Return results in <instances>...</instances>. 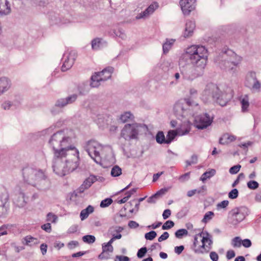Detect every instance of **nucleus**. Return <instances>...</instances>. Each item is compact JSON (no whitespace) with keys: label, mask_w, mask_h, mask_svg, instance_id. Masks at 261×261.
<instances>
[{"label":"nucleus","mask_w":261,"mask_h":261,"mask_svg":"<svg viewBox=\"0 0 261 261\" xmlns=\"http://www.w3.org/2000/svg\"><path fill=\"white\" fill-rule=\"evenodd\" d=\"M196 0H180L179 5L184 15H188L196 8Z\"/></svg>","instance_id":"nucleus-8"},{"label":"nucleus","mask_w":261,"mask_h":261,"mask_svg":"<svg viewBox=\"0 0 261 261\" xmlns=\"http://www.w3.org/2000/svg\"><path fill=\"white\" fill-rule=\"evenodd\" d=\"M174 226V223L171 220L167 221L162 226L163 230L169 229Z\"/></svg>","instance_id":"nucleus-30"},{"label":"nucleus","mask_w":261,"mask_h":261,"mask_svg":"<svg viewBox=\"0 0 261 261\" xmlns=\"http://www.w3.org/2000/svg\"><path fill=\"white\" fill-rule=\"evenodd\" d=\"M10 106L11 105L9 102H5L3 104V107L5 109L9 108Z\"/></svg>","instance_id":"nucleus-61"},{"label":"nucleus","mask_w":261,"mask_h":261,"mask_svg":"<svg viewBox=\"0 0 261 261\" xmlns=\"http://www.w3.org/2000/svg\"><path fill=\"white\" fill-rule=\"evenodd\" d=\"M158 7V5L157 3H155L150 5L148 8L144 11L142 14H140V16H138L137 18H140L148 15L149 14L152 13Z\"/></svg>","instance_id":"nucleus-19"},{"label":"nucleus","mask_w":261,"mask_h":261,"mask_svg":"<svg viewBox=\"0 0 261 261\" xmlns=\"http://www.w3.org/2000/svg\"><path fill=\"white\" fill-rule=\"evenodd\" d=\"M190 127H187L185 131H182L180 129H178V130H170L168 132V134L166 136V142L167 144L170 143L177 136V134L183 135H185L190 131Z\"/></svg>","instance_id":"nucleus-10"},{"label":"nucleus","mask_w":261,"mask_h":261,"mask_svg":"<svg viewBox=\"0 0 261 261\" xmlns=\"http://www.w3.org/2000/svg\"><path fill=\"white\" fill-rule=\"evenodd\" d=\"M85 254V252H79L76 253H74L72 255L73 257H80L83 255Z\"/></svg>","instance_id":"nucleus-56"},{"label":"nucleus","mask_w":261,"mask_h":261,"mask_svg":"<svg viewBox=\"0 0 261 261\" xmlns=\"http://www.w3.org/2000/svg\"><path fill=\"white\" fill-rule=\"evenodd\" d=\"M138 125L136 124L132 125H125L122 130V136L125 139H126L127 138H135L138 133Z\"/></svg>","instance_id":"nucleus-9"},{"label":"nucleus","mask_w":261,"mask_h":261,"mask_svg":"<svg viewBox=\"0 0 261 261\" xmlns=\"http://www.w3.org/2000/svg\"><path fill=\"white\" fill-rule=\"evenodd\" d=\"M213 120V117L207 114H204L197 117L195 121V125L199 129H203L210 125Z\"/></svg>","instance_id":"nucleus-7"},{"label":"nucleus","mask_w":261,"mask_h":261,"mask_svg":"<svg viewBox=\"0 0 261 261\" xmlns=\"http://www.w3.org/2000/svg\"><path fill=\"white\" fill-rule=\"evenodd\" d=\"M133 118V115L129 112H125L120 116V120L123 123L126 122Z\"/></svg>","instance_id":"nucleus-25"},{"label":"nucleus","mask_w":261,"mask_h":261,"mask_svg":"<svg viewBox=\"0 0 261 261\" xmlns=\"http://www.w3.org/2000/svg\"><path fill=\"white\" fill-rule=\"evenodd\" d=\"M170 45L169 43H165L163 45V49H164V51H165V49L166 48L170 47Z\"/></svg>","instance_id":"nucleus-63"},{"label":"nucleus","mask_w":261,"mask_h":261,"mask_svg":"<svg viewBox=\"0 0 261 261\" xmlns=\"http://www.w3.org/2000/svg\"><path fill=\"white\" fill-rule=\"evenodd\" d=\"M161 224H162L161 222H158L157 224H152L150 227H151L152 229H155V228L159 227V226H160Z\"/></svg>","instance_id":"nucleus-58"},{"label":"nucleus","mask_w":261,"mask_h":261,"mask_svg":"<svg viewBox=\"0 0 261 261\" xmlns=\"http://www.w3.org/2000/svg\"><path fill=\"white\" fill-rule=\"evenodd\" d=\"M205 190H206L205 187L203 186L198 190H192L189 191L187 192V196L188 197H192L193 195H194L195 194H196V193H201L202 192L205 191Z\"/></svg>","instance_id":"nucleus-27"},{"label":"nucleus","mask_w":261,"mask_h":261,"mask_svg":"<svg viewBox=\"0 0 261 261\" xmlns=\"http://www.w3.org/2000/svg\"><path fill=\"white\" fill-rule=\"evenodd\" d=\"M235 140L236 137L234 136L228 134H225L220 139L219 142L222 144H227L234 141Z\"/></svg>","instance_id":"nucleus-16"},{"label":"nucleus","mask_w":261,"mask_h":261,"mask_svg":"<svg viewBox=\"0 0 261 261\" xmlns=\"http://www.w3.org/2000/svg\"><path fill=\"white\" fill-rule=\"evenodd\" d=\"M24 241L25 244L30 246L37 245L39 243L37 238L33 237L31 236H26L24 238Z\"/></svg>","instance_id":"nucleus-20"},{"label":"nucleus","mask_w":261,"mask_h":261,"mask_svg":"<svg viewBox=\"0 0 261 261\" xmlns=\"http://www.w3.org/2000/svg\"><path fill=\"white\" fill-rule=\"evenodd\" d=\"M57 219V216L53 213H49L47 215V220L52 223L56 222Z\"/></svg>","instance_id":"nucleus-38"},{"label":"nucleus","mask_w":261,"mask_h":261,"mask_svg":"<svg viewBox=\"0 0 261 261\" xmlns=\"http://www.w3.org/2000/svg\"><path fill=\"white\" fill-rule=\"evenodd\" d=\"M156 140L157 142L160 144L165 143L166 142V137H165L163 132H159L156 136Z\"/></svg>","instance_id":"nucleus-24"},{"label":"nucleus","mask_w":261,"mask_h":261,"mask_svg":"<svg viewBox=\"0 0 261 261\" xmlns=\"http://www.w3.org/2000/svg\"><path fill=\"white\" fill-rule=\"evenodd\" d=\"M129 258L127 256L123 255H117L115 261H129Z\"/></svg>","instance_id":"nucleus-43"},{"label":"nucleus","mask_w":261,"mask_h":261,"mask_svg":"<svg viewBox=\"0 0 261 261\" xmlns=\"http://www.w3.org/2000/svg\"><path fill=\"white\" fill-rule=\"evenodd\" d=\"M47 245L46 244L43 243L40 246V250L42 254H45L47 252Z\"/></svg>","instance_id":"nucleus-51"},{"label":"nucleus","mask_w":261,"mask_h":261,"mask_svg":"<svg viewBox=\"0 0 261 261\" xmlns=\"http://www.w3.org/2000/svg\"><path fill=\"white\" fill-rule=\"evenodd\" d=\"M103 149L102 146L96 141H89L87 145V150L89 154L94 160L100 157V151Z\"/></svg>","instance_id":"nucleus-6"},{"label":"nucleus","mask_w":261,"mask_h":261,"mask_svg":"<svg viewBox=\"0 0 261 261\" xmlns=\"http://www.w3.org/2000/svg\"><path fill=\"white\" fill-rule=\"evenodd\" d=\"M205 92L210 93L212 96L217 99V101L221 105H225L226 102L232 97L233 94L231 91L230 95H227L221 92L218 87L214 84H209L207 86Z\"/></svg>","instance_id":"nucleus-3"},{"label":"nucleus","mask_w":261,"mask_h":261,"mask_svg":"<svg viewBox=\"0 0 261 261\" xmlns=\"http://www.w3.org/2000/svg\"><path fill=\"white\" fill-rule=\"evenodd\" d=\"M96 73L102 81L107 80L111 76L112 71L110 69H105Z\"/></svg>","instance_id":"nucleus-18"},{"label":"nucleus","mask_w":261,"mask_h":261,"mask_svg":"<svg viewBox=\"0 0 261 261\" xmlns=\"http://www.w3.org/2000/svg\"><path fill=\"white\" fill-rule=\"evenodd\" d=\"M214 214L212 212H207L204 216V218L202 219V222L203 223H207L210 220L212 219V218L214 217Z\"/></svg>","instance_id":"nucleus-29"},{"label":"nucleus","mask_w":261,"mask_h":261,"mask_svg":"<svg viewBox=\"0 0 261 261\" xmlns=\"http://www.w3.org/2000/svg\"><path fill=\"white\" fill-rule=\"evenodd\" d=\"M112 244L113 243L109 241L108 243L102 245V252L99 255V258L104 259L109 257L106 254L112 253L113 251Z\"/></svg>","instance_id":"nucleus-11"},{"label":"nucleus","mask_w":261,"mask_h":261,"mask_svg":"<svg viewBox=\"0 0 261 261\" xmlns=\"http://www.w3.org/2000/svg\"><path fill=\"white\" fill-rule=\"evenodd\" d=\"M41 228L46 232H50L51 229V225L50 223H46L41 226Z\"/></svg>","instance_id":"nucleus-45"},{"label":"nucleus","mask_w":261,"mask_h":261,"mask_svg":"<svg viewBox=\"0 0 261 261\" xmlns=\"http://www.w3.org/2000/svg\"><path fill=\"white\" fill-rule=\"evenodd\" d=\"M234 261H245V259L243 256H240L237 257L235 259Z\"/></svg>","instance_id":"nucleus-60"},{"label":"nucleus","mask_w":261,"mask_h":261,"mask_svg":"<svg viewBox=\"0 0 261 261\" xmlns=\"http://www.w3.org/2000/svg\"><path fill=\"white\" fill-rule=\"evenodd\" d=\"M113 200L111 198H106L103 200L100 203V207H106L109 206L112 203Z\"/></svg>","instance_id":"nucleus-33"},{"label":"nucleus","mask_w":261,"mask_h":261,"mask_svg":"<svg viewBox=\"0 0 261 261\" xmlns=\"http://www.w3.org/2000/svg\"><path fill=\"white\" fill-rule=\"evenodd\" d=\"M171 215V212L170 210L167 209L165 210L163 213V217L164 219H167Z\"/></svg>","instance_id":"nucleus-48"},{"label":"nucleus","mask_w":261,"mask_h":261,"mask_svg":"<svg viewBox=\"0 0 261 261\" xmlns=\"http://www.w3.org/2000/svg\"><path fill=\"white\" fill-rule=\"evenodd\" d=\"M100 77L95 73L91 77V86L92 87H97L100 85Z\"/></svg>","instance_id":"nucleus-22"},{"label":"nucleus","mask_w":261,"mask_h":261,"mask_svg":"<svg viewBox=\"0 0 261 261\" xmlns=\"http://www.w3.org/2000/svg\"><path fill=\"white\" fill-rule=\"evenodd\" d=\"M147 252V248L146 247L141 248L137 252V256L139 258H142Z\"/></svg>","instance_id":"nucleus-39"},{"label":"nucleus","mask_w":261,"mask_h":261,"mask_svg":"<svg viewBox=\"0 0 261 261\" xmlns=\"http://www.w3.org/2000/svg\"><path fill=\"white\" fill-rule=\"evenodd\" d=\"M242 245L246 248L249 247L251 245V242L249 239H245L244 240H242Z\"/></svg>","instance_id":"nucleus-44"},{"label":"nucleus","mask_w":261,"mask_h":261,"mask_svg":"<svg viewBox=\"0 0 261 261\" xmlns=\"http://www.w3.org/2000/svg\"><path fill=\"white\" fill-rule=\"evenodd\" d=\"M160 256L162 258H166L167 257V254L164 252H161L160 253Z\"/></svg>","instance_id":"nucleus-62"},{"label":"nucleus","mask_w":261,"mask_h":261,"mask_svg":"<svg viewBox=\"0 0 261 261\" xmlns=\"http://www.w3.org/2000/svg\"><path fill=\"white\" fill-rule=\"evenodd\" d=\"M123 230V228L121 227H116L115 228H111L109 230V232L111 235L112 236V238L110 240V242L113 243L114 241L116 239H120L121 238V234L120 233Z\"/></svg>","instance_id":"nucleus-13"},{"label":"nucleus","mask_w":261,"mask_h":261,"mask_svg":"<svg viewBox=\"0 0 261 261\" xmlns=\"http://www.w3.org/2000/svg\"><path fill=\"white\" fill-rule=\"evenodd\" d=\"M76 57L77 54L75 51L71 50L66 51L63 57L62 70L66 71L70 69L73 65Z\"/></svg>","instance_id":"nucleus-5"},{"label":"nucleus","mask_w":261,"mask_h":261,"mask_svg":"<svg viewBox=\"0 0 261 261\" xmlns=\"http://www.w3.org/2000/svg\"><path fill=\"white\" fill-rule=\"evenodd\" d=\"M241 243L242 240L239 237H236L232 240V244L234 247H240Z\"/></svg>","instance_id":"nucleus-34"},{"label":"nucleus","mask_w":261,"mask_h":261,"mask_svg":"<svg viewBox=\"0 0 261 261\" xmlns=\"http://www.w3.org/2000/svg\"><path fill=\"white\" fill-rule=\"evenodd\" d=\"M132 192L130 191L127 192L125 193V196L122 199L117 200V203L119 204H122L126 202L129 198L131 196Z\"/></svg>","instance_id":"nucleus-31"},{"label":"nucleus","mask_w":261,"mask_h":261,"mask_svg":"<svg viewBox=\"0 0 261 261\" xmlns=\"http://www.w3.org/2000/svg\"><path fill=\"white\" fill-rule=\"evenodd\" d=\"M78 245H79L78 242L75 241H71L67 245L68 247L70 249H73V248H75L76 247H77Z\"/></svg>","instance_id":"nucleus-47"},{"label":"nucleus","mask_w":261,"mask_h":261,"mask_svg":"<svg viewBox=\"0 0 261 261\" xmlns=\"http://www.w3.org/2000/svg\"><path fill=\"white\" fill-rule=\"evenodd\" d=\"M128 225L130 227H136L138 226V224L134 222V221H130L129 224H128Z\"/></svg>","instance_id":"nucleus-57"},{"label":"nucleus","mask_w":261,"mask_h":261,"mask_svg":"<svg viewBox=\"0 0 261 261\" xmlns=\"http://www.w3.org/2000/svg\"><path fill=\"white\" fill-rule=\"evenodd\" d=\"M196 28L195 23L192 21H188L186 23L184 32L185 37H189L193 35Z\"/></svg>","instance_id":"nucleus-12"},{"label":"nucleus","mask_w":261,"mask_h":261,"mask_svg":"<svg viewBox=\"0 0 261 261\" xmlns=\"http://www.w3.org/2000/svg\"><path fill=\"white\" fill-rule=\"evenodd\" d=\"M238 196V191L236 189H234L231 190L228 194L229 198L231 199L236 198Z\"/></svg>","instance_id":"nucleus-40"},{"label":"nucleus","mask_w":261,"mask_h":261,"mask_svg":"<svg viewBox=\"0 0 261 261\" xmlns=\"http://www.w3.org/2000/svg\"><path fill=\"white\" fill-rule=\"evenodd\" d=\"M215 173L216 170L215 169H210L202 175L200 179L202 181H204L207 178H210L213 176Z\"/></svg>","instance_id":"nucleus-21"},{"label":"nucleus","mask_w":261,"mask_h":261,"mask_svg":"<svg viewBox=\"0 0 261 261\" xmlns=\"http://www.w3.org/2000/svg\"><path fill=\"white\" fill-rule=\"evenodd\" d=\"M156 236V233L154 231H151L146 233L145 235V238L146 240H152L154 239Z\"/></svg>","instance_id":"nucleus-35"},{"label":"nucleus","mask_w":261,"mask_h":261,"mask_svg":"<svg viewBox=\"0 0 261 261\" xmlns=\"http://www.w3.org/2000/svg\"><path fill=\"white\" fill-rule=\"evenodd\" d=\"M163 172L158 173L153 175V181L155 182L160 177V176L162 174Z\"/></svg>","instance_id":"nucleus-54"},{"label":"nucleus","mask_w":261,"mask_h":261,"mask_svg":"<svg viewBox=\"0 0 261 261\" xmlns=\"http://www.w3.org/2000/svg\"><path fill=\"white\" fill-rule=\"evenodd\" d=\"M229 201L228 200H224L218 204V207L220 208H225L228 206Z\"/></svg>","instance_id":"nucleus-49"},{"label":"nucleus","mask_w":261,"mask_h":261,"mask_svg":"<svg viewBox=\"0 0 261 261\" xmlns=\"http://www.w3.org/2000/svg\"><path fill=\"white\" fill-rule=\"evenodd\" d=\"M100 45V40L99 39H95L92 41V46L93 49H97Z\"/></svg>","instance_id":"nucleus-41"},{"label":"nucleus","mask_w":261,"mask_h":261,"mask_svg":"<svg viewBox=\"0 0 261 261\" xmlns=\"http://www.w3.org/2000/svg\"><path fill=\"white\" fill-rule=\"evenodd\" d=\"M11 87L10 81L6 77L0 79V92H3L8 90Z\"/></svg>","instance_id":"nucleus-15"},{"label":"nucleus","mask_w":261,"mask_h":261,"mask_svg":"<svg viewBox=\"0 0 261 261\" xmlns=\"http://www.w3.org/2000/svg\"><path fill=\"white\" fill-rule=\"evenodd\" d=\"M184 249V247L183 246H177L175 247L174 250L175 252L178 254H179L182 252V251Z\"/></svg>","instance_id":"nucleus-53"},{"label":"nucleus","mask_w":261,"mask_h":261,"mask_svg":"<svg viewBox=\"0 0 261 261\" xmlns=\"http://www.w3.org/2000/svg\"><path fill=\"white\" fill-rule=\"evenodd\" d=\"M82 240L85 243L91 244L95 242V238L92 235H86L83 237Z\"/></svg>","instance_id":"nucleus-28"},{"label":"nucleus","mask_w":261,"mask_h":261,"mask_svg":"<svg viewBox=\"0 0 261 261\" xmlns=\"http://www.w3.org/2000/svg\"><path fill=\"white\" fill-rule=\"evenodd\" d=\"M210 257L213 261H217L219 258L218 254L215 252L211 253Z\"/></svg>","instance_id":"nucleus-52"},{"label":"nucleus","mask_w":261,"mask_h":261,"mask_svg":"<svg viewBox=\"0 0 261 261\" xmlns=\"http://www.w3.org/2000/svg\"><path fill=\"white\" fill-rule=\"evenodd\" d=\"M122 174L121 168L117 165L114 166L111 170V174L113 177L120 176Z\"/></svg>","instance_id":"nucleus-23"},{"label":"nucleus","mask_w":261,"mask_h":261,"mask_svg":"<svg viewBox=\"0 0 261 261\" xmlns=\"http://www.w3.org/2000/svg\"><path fill=\"white\" fill-rule=\"evenodd\" d=\"M242 107L243 111H245L249 106L248 98H243L241 101Z\"/></svg>","instance_id":"nucleus-42"},{"label":"nucleus","mask_w":261,"mask_h":261,"mask_svg":"<svg viewBox=\"0 0 261 261\" xmlns=\"http://www.w3.org/2000/svg\"><path fill=\"white\" fill-rule=\"evenodd\" d=\"M190 59L196 67L202 69L206 66L207 51L203 46H192L188 49Z\"/></svg>","instance_id":"nucleus-1"},{"label":"nucleus","mask_w":261,"mask_h":261,"mask_svg":"<svg viewBox=\"0 0 261 261\" xmlns=\"http://www.w3.org/2000/svg\"><path fill=\"white\" fill-rule=\"evenodd\" d=\"M188 234V231L186 229H180L177 230L175 235V237L178 239H181L184 237L187 236Z\"/></svg>","instance_id":"nucleus-26"},{"label":"nucleus","mask_w":261,"mask_h":261,"mask_svg":"<svg viewBox=\"0 0 261 261\" xmlns=\"http://www.w3.org/2000/svg\"><path fill=\"white\" fill-rule=\"evenodd\" d=\"M212 243L211 235L206 231H202L195 236L194 250L197 253H203L208 250Z\"/></svg>","instance_id":"nucleus-2"},{"label":"nucleus","mask_w":261,"mask_h":261,"mask_svg":"<svg viewBox=\"0 0 261 261\" xmlns=\"http://www.w3.org/2000/svg\"><path fill=\"white\" fill-rule=\"evenodd\" d=\"M169 233L167 232H165L162 234L158 239L159 242H162L166 239H167L169 237Z\"/></svg>","instance_id":"nucleus-46"},{"label":"nucleus","mask_w":261,"mask_h":261,"mask_svg":"<svg viewBox=\"0 0 261 261\" xmlns=\"http://www.w3.org/2000/svg\"><path fill=\"white\" fill-rule=\"evenodd\" d=\"M230 214L232 221L236 223L245 218L248 215V210L245 207H236L231 210Z\"/></svg>","instance_id":"nucleus-4"},{"label":"nucleus","mask_w":261,"mask_h":261,"mask_svg":"<svg viewBox=\"0 0 261 261\" xmlns=\"http://www.w3.org/2000/svg\"><path fill=\"white\" fill-rule=\"evenodd\" d=\"M241 166L240 165H237L231 167L229 169V172L232 174L237 173L240 170Z\"/></svg>","instance_id":"nucleus-37"},{"label":"nucleus","mask_w":261,"mask_h":261,"mask_svg":"<svg viewBox=\"0 0 261 261\" xmlns=\"http://www.w3.org/2000/svg\"><path fill=\"white\" fill-rule=\"evenodd\" d=\"M258 186V182L254 180H250L247 182V187L251 190L256 189Z\"/></svg>","instance_id":"nucleus-32"},{"label":"nucleus","mask_w":261,"mask_h":261,"mask_svg":"<svg viewBox=\"0 0 261 261\" xmlns=\"http://www.w3.org/2000/svg\"><path fill=\"white\" fill-rule=\"evenodd\" d=\"M66 143H69V139L68 138H64L63 139V140L61 142V145L62 147H65L64 148L61 149L60 151H57L56 152V155L57 157H59L61 156L60 155V153H62V154H64V152L69 150H72L74 149V147H72L70 145L69 146H67V147H65Z\"/></svg>","instance_id":"nucleus-14"},{"label":"nucleus","mask_w":261,"mask_h":261,"mask_svg":"<svg viewBox=\"0 0 261 261\" xmlns=\"http://www.w3.org/2000/svg\"><path fill=\"white\" fill-rule=\"evenodd\" d=\"M169 188H163L158 191L154 195V197L157 198L160 196H162L165 194L166 192H167L169 190Z\"/></svg>","instance_id":"nucleus-36"},{"label":"nucleus","mask_w":261,"mask_h":261,"mask_svg":"<svg viewBox=\"0 0 261 261\" xmlns=\"http://www.w3.org/2000/svg\"><path fill=\"white\" fill-rule=\"evenodd\" d=\"M260 87V84L258 82H256L253 85V88L255 89H258Z\"/></svg>","instance_id":"nucleus-59"},{"label":"nucleus","mask_w":261,"mask_h":261,"mask_svg":"<svg viewBox=\"0 0 261 261\" xmlns=\"http://www.w3.org/2000/svg\"><path fill=\"white\" fill-rule=\"evenodd\" d=\"M94 211V208L92 205H89L88 207L83 210L80 213V218L82 221H83L88 217L90 214H92Z\"/></svg>","instance_id":"nucleus-17"},{"label":"nucleus","mask_w":261,"mask_h":261,"mask_svg":"<svg viewBox=\"0 0 261 261\" xmlns=\"http://www.w3.org/2000/svg\"><path fill=\"white\" fill-rule=\"evenodd\" d=\"M252 142H248L244 143V144H241L240 145H239V146L240 147L247 148L248 146H251L252 145Z\"/></svg>","instance_id":"nucleus-55"},{"label":"nucleus","mask_w":261,"mask_h":261,"mask_svg":"<svg viewBox=\"0 0 261 261\" xmlns=\"http://www.w3.org/2000/svg\"><path fill=\"white\" fill-rule=\"evenodd\" d=\"M142 261H153V260L151 257H149L148 258L144 259Z\"/></svg>","instance_id":"nucleus-64"},{"label":"nucleus","mask_w":261,"mask_h":261,"mask_svg":"<svg viewBox=\"0 0 261 261\" xmlns=\"http://www.w3.org/2000/svg\"><path fill=\"white\" fill-rule=\"evenodd\" d=\"M235 252L233 250H230L227 252L226 257L228 259H230L235 256Z\"/></svg>","instance_id":"nucleus-50"}]
</instances>
